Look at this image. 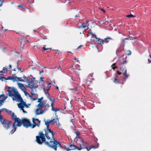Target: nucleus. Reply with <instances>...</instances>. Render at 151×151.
Returning a JSON list of instances; mask_svg holds the SVG:
<instances>
[{
  "instance_id": "14",
  "label": "nucleus",
  "mask_w": 151,
  "mask_h": 151,
  "mask_svg": "<svg viewBox=\"0 0 151 151\" xmlns=\"http://www.w3.org/2000/svg\"><path fill=\"white\" fill-rule=\"evenodd\" d=\"M112 39L111 37H108L106 38H105L104 39H99L98 40V43L101 44V46H102V45L104 43H107L109 42V40H112Z\"/></svg>"
},
{
  "instance_id": "28",
  "label": "nucleus",
  "mask_w": 151,
  "mask_h": 151,
  "mask_svg": "<svg viewBox=\"0 0 151 151\" xmlns=\"http://www.w3.org/2000/svg\"><path fill=\"white\" fill-rule=\"evenodd\" d=\"M87 24V23H83L82 24V27L83 28H85L86 27V25Z\"/></svg>"
},
{
  "instance_id": "49",
  "label": "nucleus",
  "mask_w": 151,
  "mask_h": 151,
  "mask_svg": "<svg viewBox=\"0 0 151 151\" xmlns=\"http://www.w3.org/2000/svg\"><path fill=\"white\" fill-rule=\"evenodd\" d=\"M1 97H3L4 99V97H5L4 96V94H1L0 95V98H1Z\"/></svg>"
},
{
  "instance_id": "41",
  "label": "nucleus",
  "mask_w": 151,
  "mask_h": 151,
  "mask_svg": "<svg viewBox=\"0 0 151 151\" xmlns=\"http://www.w3.org/2000/svg\"><path fill=\"white\" fill-rule=\"evenodd\" d=\"M32 120L33 124H35V125H37V124L35 122V120H34L33 119H32Z\"/></svg>"
},
{
  "instance_id": "26",
  "label": "nucleus",
  "mask_w": 151,
  "mask_h": 151,
  "mask_svg": "<svg viewBox=\"0 0 151 151\" xmlns=\"http://www.w3.org/2000/svg\"><path fill=\"white\" fill-rule=\"evenodd\" d=\"M31 95H32V96H33L34 97V98H35L37 99L38 97V95L37 94L33 93L32 92H31Z\"/></svg>"
},
{
  "instance_id": "61",
  "label": "nucleus",
  "mask_w": 151,
  "mask_h": 151,
  "mask_svg": "<svg viewBox=\"0 0 151 151\" xmlns=\"http://www.w3.org/2000/svg\"><path fill=\"white\" fill-rule=\"evenodd\" d=\"M40 124H37V125H36V126H38V127H40Z\"/></svg>"
},
{
  "instance_id": "19",
  "label": "nucleus",
  "mask_w": 151,
  "mask_h": 151,
  "mask_svg": "<svg viewBox=\"0 0 151 151\" xmlns=\"http://www.w3.org/2000/svg\"><path fill=\"white\" fill-rule=\"evenodd\" d=\"M24 81H26L29 84H31V83H34V80H33L32 79H29L27 78L26 77H24Z\"/></svg>"
},
{
  "instance_id": "54",
  "label": "nucleus",
  "mask_w": 151,
  "mask_h": 151,
  "mask_svg": "<svg viewBox=\"0 0 151 151\" xmlns=\"http://www.w3.org/2000/svg\"><path fill=\"white\" fill-rule=\"evenodd\" d=\"M122 43H124V44L125 40L124 39H122Z\"/></svg>"
},
{
  "instance_id": "6",
  "label": "nucleus",
  "mask_w": 151,
  "mask_h": 151,
  "mask_svg": "<svg viewBox=\"0 0 151 151\" xmlns=\"http://www.w3.org/2000/svg\"><path fill=\"white\" fill-rule=\"evenodd\" d=\"M12 118L13 120H14V122L13 124L12 125V129L10 132V134H12L16 131V128L15 127L16 123H17V124H18V122L19 121L20 119L19 118H17V116L14 112L12 113Z\"/></svg>"
},
{
  "instance_id": "52",
  "label": "nucleus",
  "mask_w": 151,
  "mask_h": 151,
  "mask_svg": "<svg viewBox=\"0 0 151 151\" xmlns=\"http://www.w3.org/2000/svg\"><path fill=\"white\" fill-rule=\"evenodd\" d=\"M76 67V69H77L79 70H80V69L78 68L79 67Z\"/></svg>"
},
{
  "instance_id": "33",
  "label": "nucleus",
  "mask_w": 151,
  "mask_h": 151,
  "mask_svg": "<svg viewBox=\"0 0 151 151\" xmlns=\"http://www.w3.org/2000/svg\"><path fill=\"white\" fill-rule=\"evenodd\" d=\"M128 52V53H127V55H131V52L130 50H128L127 51Z\"/></svg>"
},
{
  "instance_id": "22",
  "label": "nucleus",
  "mask_w": 151,
  "mask_h": 151,
  "mask_svg": "<svg viewBox=\"0 0 151 151\" xmlns=\"http://www.w3.org/2000/svg\"><path fill=\"white\" fill-rule=\"evenodd\" d=\"M93 80L94 78H88L86 81V82L88 85L90 86V84L91 83L92 81Z\"/></svg>"
},
{
  "instance_id": "40",
  "label": "nucleus",
  "mask_w": 151,
  "mask_h": 151,
  "mask_svg": "<svg viewBox=\"0 0 151 151\" xmlns=\"http://www.w3.org/2000/svg\"><path fill=\"white\" fill-rule=\"evenodd\" d=\"M28 1L30 4L33 3L34 2L33 0H28Z\"/></svg>"
},
{
  "instance_id": "64",
  "label": "nucleus",
  "mask_w": 151,
  "mask_h": 151,
  "mask_svg": "<svg viewBox=\"0 0 151 151\" xmlns=\"http://www.w3.org/2000/svg\"><path fill=\"white\" fill-rule=\"evenodd\" d=\"M56 89L57 90H58V86H56Z\"/></svg>"
},
{
  "instance_id": "30",
  "label": "nucleus",
  "mask_w": 151,
  "mask_h": 151,
  "mask_svg": "<svg viewBox=\"0 0 151 151\" xmlns=\"http://www.w3.org/2000/svg\"><path fill=\"white\" fill-rule=\"evenodd\" d=\"M6 111L9 114H11L12 112L11 110H9L7 109V111Z\"/></svg>"
},
{
  "instance_id": "3",
  "label": "nucleus",
  "mask_w": 151,
  "mask_h": 151,
  "mask_svg": "<svg viewBox=\"0 0 151 151\" xmlns=\"http://www.w3.org/2000/svg\"><path fill=\"white\" fill-rule=\"evenodd\" d=\"M22 124L27 128L31 127L32 126V124L29 120L25 118H22L21 119H20L18 122V124H16V126L18 127H20Z\"/></svg>"
},
{
  "instance_id": "9",
  "label": "nucleus",
  "mask_w": 151,
  "mask_h": 151,
  "mask_svg": "<svg viewBox=\"0 0 151 151\" xmlns=\"http://www.w3.org/2000/svg\"><path fill=\"white\" fill-rule=\"evenodd\" d=\"M43 97L38 99V101H37V102L39 103L38 104L47 106V108H49L50 107V105L49 101H47L46 100H43Z\"/></svg>"
},
{
  "instance_id": "35",
  "label": "nucleus",
  "mask_w": 151,
  "mask_h": 151,
  "mask_svg": "<svg viewBox=\"0 0 151 151\" xmlns=\"http://www.w3.org/2000/svg\"><path fill=\"white\" fill-rule=\"evenodd\" d=\"M0 111H1V112H2L4 111H7V109H5V108H3V109H1Z\"/></svg>"
},
{
  "instance_id": "59",
  "label": "nucleus",
  "mask_w": 151,
  "mask_h": 151,
  "mask_svg": "<svg viewBox=\"0 0 151 151\" xmlns=\"http://www.w3.org/2000/svg\"><path fill=\"white\" fill-rule=\"evenodd\" d=\"M5 69H6V70L7 71V69L6 68H5V67H3V70H5Z\"/></svg>"
},
{
  "instance_id": "2",
  "label": "nucleus",
  "mask_w": 151,
  "mask_h": 151,
  "mask_svg": "<svg viewBox=\"0 0 151 151\" xmlns=\"http://www.w3.org/2000/svg\"><path fill=\"white\" fill-rule=\"evenodd\" d=\"M9 88L11 89V90H8L7 95L11 97L14 101L16 100L19 102V101H22V98L20 94L16 89L12 87H9Z\"/></svg>"
},
{
  "instance_id": "11",
  "label": "nucleus",
  "mask_w": 151,
  "mask_h": 151,
  "mask_svg": "<svg viewBox=\"0 0 151 151\" xmlns=\"http://www.w3.org/2000/svg\"><path fill=\"white\" fill-rule=\"evenodd\" d=\"M12 123L11 121H9L5 119H4L1 124L6 129H8L10 127V125L12 124Z\"/></svg>"
},
{
  "instance_id": "32",
  "label": "nucleus",
  "mask_w": 151,
  "mask_h": 151,
  "mask_svg": "<svg viewBox=\"0 0 151 151\" xmlns=\"http://www.w3.org/2000/svg\"><path fill=\"white\" fill-rule=\"evenodd\" d=\"M18 7H22V9H25V6H22V5H19L18 6Z\"/></svg>"
},
{
  "instance_id": "5",
  "label": "nucleus",
  "mask_w": 151,
  "mask_h": 151,
  "mask_svg": "<svg viewBox=\"0 0 151 151\" xmlns=\"http://www.w3.org/2000/svg\"><path fill=\"white\" fill-rule=\"evenodd\" d=\"M45 134H43L42 132L40 131L39 132L38 135L36 136V141L39 145H42L44 142L45 144L46 141Z\"/></svg>"
},
{
  "instance_id": "39",
  "label": "nucleus",
  "mask_w": 151,
  "mask_h": 151,
  "mask_svg": "<svg viewBox=\"0 0 151 151\" xmlns=\"http://www.w3.org/2000/svg\"><path fill=\"white\" fill-rule=\"evenodd\" d=\"M24 93H25V94L26 96H27V95H29V93L28 92H27V91H23Z\"/></svg>"
},
{
  "instance_id": "56",
  "label": "nucleus",
  "mask_w": 151,
  "mask_h": 151,
  "mask_svg": "<svg viewBox=\"0 0 151 151\" xmlns=\"http://www.w3.org/2000/svg\"><path fill=\"white\" fill-rule=\"evenodd\" d=\"M51 49H50L49 50H47V52H50L51 51Z\"/></svg>"
},
{
  "instance_id": "46",
  "label": "nucleus",
  "mask_w": 151,
  "mask_h": 151,
  "mask_svg": "<svg viewBox=\"0 0 151 151\" xmlns=\"http://www.w3.org/2000/svg\"><path fill=\"white\" fill-rule=\"evenodd\" d=\"M19 102H20L21 103H20L21 104H23L25 102L23 100V99H22V101H19Z\"/></svg>"
},
{
  "instance_id": "62",
  "label": "nucleus",
  "mask_w": 151,
  "mask_h": 151,
  "mask_svg": "<svg viewBox=\"0 0 151 151\" xmlns=\"http://www.w3.org/2000/svg\"><path fill=\"white\" fill-rule=\"evenodd\" d=\"M78 137V138L79 137H78V133H76V138H77Z\"/></svg>"
},
{
  "instance_id": "17",
  "label": "nucleus",
  "mask_w": 151,
  "mask_h": 151,
  "mask_svg": "<svg viewBox=\"0 0 151 151\" xmlns=\"http://www.w3.org/2000/svg\"><path fill=\"white\" fill-rule=\"evenodd\" d=\"M32 85H31V84H28V85H26V87L27 88H30L32 90L33 89L37 88L38 87V85H36L34 83H32Z\"/></svg>"
},
{
  "instance_id": "58",
  "label": "nucleus",
  "mask_w": 151,
  "mask_h": 151,
  "mask_svg": "<svg viewBox=\"0 0 151 151\" xmlns=\"http://www.w3.org/2000/svg\"><path fill=\"white\" fill-rule=\"evenodd\" d=\"M58 122V127H59V126H60V124L59 123V122Z\"/></svg>"
},
{
  "instance_id": "24",
  "label": "nucleus",
  "mask_w": 151,
  "mask_h": 151,
  "mask_svg": "<svg viewBox=\"0 0 151 151\" xmlns=\"http://www.w3.org/2000/svg\"><path fill=\"white\" fill-rule=\"evenodd\" d=\"M7 96H6L4 97V99L0 100V106L2 105V103H3L4 101L7 99Z\"/></svg>"
},
{
  "instance_id": "37",
  "label": "nucleus",
  "mask_w": 151,
  "mask_h": 151,
  "mask_svg": "<svg viewBox=\"0 0 151 151\" xmlns=\"http://www.w3.org/2000/svg\"><path fill=\"white\" fill-rule=\"evenodd\" d=\"M93 73H92L89 74V76H88L89 78L90 77H92L93 76Z\"/></svg>"
},
{
  "instance_id": "8",
  "label": "nucleus",
  "mask_w": 151,
  "mask_h": 151,
  "mask_svg": "<svg viewBox=\"0 0 151 151\" xmlns=\"http://www.w3.org/2000/svg\"><path fill=\"white\" fill-rule=\"evenodd\" d=\"M117 74L118 75L122 74L124 77L123 78L124 81L127 79L128 77V75L127 74V70L125 67H121L120 68V71H117Z\"/></svg>"
},
{
  "instance_id": "23",
  "label": "nucleus",
  "mask_w": 151,
  "mask_h": 151,
  "mask_svg": "<svg viewBox=\"0 0 151 151\" xmlns=\"http://www.w3.org/2000/svg\"><path fill=\"white\" fill-rule=\"evenodd\" d=\"M46 46L45 45H43V47L42 48L43 50H42V52L45 51L46 50L51 49V48H46Z\"/></svg>"
},
{
  "instance_id": "38",
  "label": "nucleus",
  "mask_w": 151,
  "mask_h": 151,
  "mask_svg": "<svg viewBox=\"0 0 151 151\" xmlns=\"http://www.w3.org/2000/svg\"><path fill=\"white\" fill-rule=\"evenodd\" d=\"M127 63V60H125L123 61V62L121 64H126Z\"/></svg>"
},
{
  "instance_id": "44",
  "label": "nucleus",
  "mask_w": 151,
  "mask_h": 151,
  "mask_svg": "<svg viewBox=\"0 0 151 151\" xmlns=\"http://www.w3.org/2000/svg\"><path fill=\"white\" fill-rule=\"evenodd\" d=\"M42 38L44 40L47 39V37L46 36H42Z\"/></svg>"
},
{
  "instance_id": "48",
  "label": "nucleus",
  "mask_w": 151,
  "mask_h": 151,
  "mask_svg": "<svg viewBox=\"0 0 151 151\" xmlns=\"http://www.w3.org/2000/svg\"><path fill=\"white\" fill-rule=\"evenodd\" d=\"M37 99L35 98H32V101H34L35 100H36Z\"/></svg>"
},
{
  "instance_id": "10",
  "label": "nucleus",
  "mask_w": 151,
  "mask_h": 151,
  "mask_svg": "<svg viewBox=\"0 0 151 151\" xmlns=\"http://www.w3.org/2000/svg\"><path fill=\"white\" fill-rule=\"evenodd\" d=\"M124 43H121L119 47L117 49V50L116 51V53L117 56L121 57L124 55V54L120 55V53H122L123 51H124Z\"/></svg>"
},
{
  "instance_id": "45",
  "label": "nucleus",
  "mask_w": 151,
  "mask_h": 151,
  "mask_svg": "<svg viewBox=\"0 0 151 151\" xmlns=\"http://www.w3.org/2000/svg\"><path fill=\"white\" fill-rule=\"evenodd\" d=\"M36 126V125H35V124H33L32 125V126L31 127H32V128H34Z\"/></svg>"
},
{
  "instance_id": "25",
  "label": "nucleus",
  "mask_w": 151,
  "mask_h": 151,
  "mask_svg": "<svg viewBox=\"0 0 151 151\" xmlns=\"http://www.w3.org/2000/svg\"><path fill=\"white\" fill-rule=\"evenodd\" d=\"M18 107L21 110L22 109L24 108V106H23L22 104L21 103H19L17 104Z\"/></svg>"
},
{
  "instance_id": "60",
  "label": "nucleus",
  "mask_w": 151,
  "mask_h": 151,
  "mask_svg": "<svg viewBox=\"0 0 151 151\" xmlns=\"http://www.w3.org/2000/svg\"><path fill=\"white\" fill-rule=\"evenodd\" d=\"M75 59L76 60V62H79V60L77 59H76V58H75Z\"/></svg>"
},
{
  "instance_id": "12",
  "label": "nucleus",
  "mask_w": 151,
  "mask_h": 151,
  "mask_svg": "<svg viewBox=\"0 0 151 151\" xmlns=\"http://www.w3.org/2000/svg\"><path fill=\"white\" fill-rule=\"evenodd\" d=\"M65 149L67 151H69L70 150H75L76 149L78 150H81V148L79 149V147H77L76 145H74L71 143L69 144L68 148H67L66 147H65Z\"/></svg>"
},
{
  "instance_id": "20",
  "label": "nucleus",
  "mask_w": 151,
  "mask_h": 151,
  "mask_svg": "<svg viewBox=\"0 0 151 151\" xmlns=\"http://www.w3.org/2000/svg\"><path fill=\"white\" fill-rule=\"evenodd\" d=\"M17 84L19 88L23 91H24V90H25V88L23 84L20 83H18Z\"/></svg>"
},
{
  "instance_id": "57",
  "label": "nucleus",
  "mask_w": 151,
  "mask_h": 151,
  "mask_svg": "<svg viewBox=\"0 0 151 151\" xmlns=\"http://www.w3.org/2000/svg\"><path fill=\"white\" fill-rule=\"evenodd\" d=\"M148 60L149 63H151V61L149 59H148Z\"/></svg>"
},
{
  "instance_id": "42",
  "label": "nucleus",
  "mask_w": 151,
  "mask_h": 151,
  "mask_svg": "<svg viewBox=\"0 0 151 151\" xmlns=\"http://www.w3.org/2000/svg\"><path fill=\"white\" fill-rule=\"evenodd\" d=\"M3 1L2 0H0V6H1L2 5V2Z\"/></svg>"
},
{
  "instance_id": "55",
  "label": "nucleus",
  "mask_w": 151,
  "mask_h": 151,
  "mask_svg": "<svg viewBox=\"0 0 151 151\" xmlns=\"http://www.w3.org/2000/svg\"><path fill=\"white\" fill-rule=\"evenodd\" d=\"M42 78V77H41L40 78V80L41 81H43V78Z\"/></svg>"
},
{
  "instance_id": "51",
  "label": "nucleus",
  "mask_w": 151,
  "mask_h": 151,
  "mask_svg": "<svg viewBox=\"0 0 151 151\" xmlns=\"http://www.w3.org/2000/svg\"><path fill=\"white\" fill-rule=\"evenodd\" d=\"M117 67H112V69L114 70L116 68H117Z\"/></svg>"
},
{
  "instance_id": "15",
  "label": "nucleus",
  "mask_w": 151,
  "mask_h": 151,
  "mask_svg": "<svg viewBox=\"0 0 151 151\" xmlns=\"http://www.w3.org/2000/svg\"><path fill=\"white\" fill-rule=\"evenodd\" d=\"M90 34L91 35V43L93 44H94L96 43L95 42V40H94V39H96V41L98 42V40L99 39H100V38H97L96 36V35L92 33V32H90Z\"/></svg>"
},
{
  "instance_id": "63",
  "label": "nucleus",
  "mask_w": 151,
  "mask_h": 151,
  "mask_svg": "<svg viewBox=\"0 0 151 151\" xmlns=\"http://www.w3.org/2000/svg\"><path fill=\"white\" fill-rule=\"evenodd\" d=\"M43 72H44L43 70H42V71H40V73H43Z\"/></svg>"
},
{
  "instance_id": "1",
  "label": "nucleus",
  "mask_w": 151,
  "mask_h": 151,
  "mask_svg": "<svg viewBox=\"0 0 151 151\" xmlns=\"http://www.w3.org/2000/svg\"><path fill=\"white\" fill-rule=\"evenodd\" d=\"M54 132L50 129H49V126H46V130L45 131V136L48 140L51 139V140L49 142H45V144L56 151L57 150L58 147L61 148H63V147L54 138Z\"/></svg>"
},
{
  "instance_id": "43",
  "label": "nucleus",
  "mask_w": 151,
  "mask_h": 151,
  "mask_svg": "<svg viewBox=\"0 0 151 151\" xmlns=\"http://www.w3.org/2000/svg\"><path fill=\"white\" fill-rule=\"evenodd\" d=\"M21 110H22V111L25 114V113H27V112L26 111L24 110V108H23Z\"/></svg>"
},
{
  "instance_id": "50",
  "label": "nucleus",
  "mask_w": 151,
  "mask_h": 151,
  "mask_svg": "<svg viewBox=\"0 0 151 151\" xmlns=\"http://www.w3.org/2000/svg\"><path fill=\"white\" fill-rule=\"evenodd\" d=\"M34 120H35V121H39V119H35L34 118H32Z\"/></svg>"
},
{
  "instance_id": "4",
  "label": "nucleus",
  "mask_w": 151,
  "mask_h": 151,
  "mask_svg": "<svg viewBox=\"0 0 151 151\" xmlns=\"http://www.w3.org/2000/svg\"><path fill=\"white\" fill-rule=\"evenodd\" d=\"M82 144H81L80 147H79V148H81V150L82 149H86L88 151H89L91 148H96L98 147L99 145V143L98 142H96V143L94 145H92L89 147H88V146L89 145L88 143L83 142L82 141Z\"/></svg>"
},
{
  "instance_id": "7",
  "label": "nucleus",
  "mask_w": 151,
  "mask_h": 151,
  "mask_svg": "<svg viewBox=\"0 0 151 151\" xmlns=\"http://www.w3.org/2000/svg\"><path fill=\"white\" fill-rule=\"evenodd\" d=\"M37 109H36L35 113L36 115H39L42 114L44 112L47 111L49 108H47V106L38 104L37 106Z\"/></svg>"
},
{
  "instance_id": "27",
  "label": "nucleus",
  "mask_w": 151,
  "mask_h": 151,
  "mask_svg": "<svg viewBox=\"0 0 151 151\" xmlns=\"http://www.w3.org/2000/svg\"><path fill=\"white\" fill-rule=\"evenodd\" d=\"M126 17H129V18H131L132 17H134L135 16H134L132 14H129V15H127L126 16Z\"/></svg>"
},
{
  "instance_id": "36",
  "label": "nucleus",
  "mask_w": 151,
  "mask_h": 151,
  "mask_svg": "<svg viewBox=\"0 0 151 151\" xmlns=\"http://www.w3.org/2000/svg\"><path fill=\"white\" fill-rule=\"evenodd\" d=\"M57 68V69L56 70H61V68H60V67H55V69Z\"/></svg>"
},
{
  "instance_id": "34",
  "label": "nucleus",
  "mask_w": 151,
  "mask_h": 151,
  "mask_svg": "<svg viewBox=\"0 0 151 151\" xmlns=\"http://www.w3.org/2000/svg\"><path fill=\"white\" fill-rule=\"evenodd\" d=\"M0 121L1 122V123L3 122V117L1 115H0Z\"/></svg>"
},
{
  "instance_id": "53",
  "label": "nucleus",
  "mask_w": 151,
  "mask_h": 151,
  "mask_svg": "<svg viewBox=\"0 0 151 151\" xmlns=\"http://www.w3.org/2000/svg\"><path fill=\"white\" fill-rule=\"evenodd\" d=\"M81 47H82V45H81L79 46H78L77 47V49H78L80 48Z\"/></svg>"
},
{
  "instance_id": "21",
  "label": "nucleus",
  "mask_w": 151,
  "mask_h": 151,
  "mask_svg": "<svg viewBox=\"0 0 151 151\" xmlns=\"http://www.w3.org/2000/svg\"><path fill=\"white\" fill-rule=\"evenodd\" d=\"M3 78H4L6 80H12L13 82H14L16 81V79L15 78V76L14 77L13 76H9L7 78H5L4 77H3Z\"/></svg>"
},
{
  "instance_id": "29",
  "label": "nucleus",
  "mask_w": 151,
  "mask_h": 151,
  "mask_svg": "<svg viewBox=\"0 0 151 151\" xmlns=\"http://www.w3.org/2000/svg\"><path fill=\"white\" fill-rule=\"evenodd\" d=\"M113 82L114 83H119V82L118 81V80H117V79L116 78H115L114 79V80L113 81Z\"/></svg>"
},
{
  "instance_id": "31",
  "label": "nucleus",
  "mask_w": 151,
  "mask_h": 151,
  "mask_svg": "<svg viewBox=\"0 0 151 151\" xmlns=\"http://www.w3.org/2000/svg\"><path fill=\"white\" fill-rule=\"evenodd\" d=\"M23 106H25L26 108H28V106L27 104L25 102L23 104H22Z\"/></svg>"
},
{
  "instance_id": "16",
  "label": "nucleus",
  "mask_w": 151,
  "mask_h": 151,
  "mask_svg": "<svg viewBox=\"0 0 151 151\" xmlns=\"http://www.w3.org/2000/svg\"><path fill=\"white\" fill-rule=\"evenodd\" d=\"M49 99L50 100V101L51 102V106L52 107V110L55 112H56L58 110V109H57L54 108L53 107L54 103L55 101V99L54 98L52 99L50 97L49 98Z\"/></svg>"
},
{
  "instance_id": "18",
  "label": "nucleus",
  "mask_w": 151,
  "mask_h": 151,
  "mask_svg": "<svg viewBox=\"0 0 151 151\" xmlns=\"http://www.w3.org/2000/svg\"><path fill=\"white\" fill-rule=\"evenodd\" d=\"M24 77H25V76H24L23 77H18L17 76H15V78L16 80V81L24 82Z\"/></svg>"
},
{
  "instance_id": "47",
  "label": "nucleus",
  "mask_w": 151,
  "mask_h": 151,
  "mask_svg": "<svg viewBox=\"0 0 151 151\" xmlns=\"http://www.w3.org/2000/svg\"><path fill=\"white\" fill-rule=\"evenodd\" d=\"M29 97L30 98V99H32V95H30V94H29Z\"/></svg>"
},
{
  "instance_id": "13",
  "label": "nucleus",
  "mask_w": 151,
  "mask_h": 151,
  "mask_svg": "<svg viewBox=\"0 0 151 151\" xmlns=\"http://www.w3.org/2000/svg\"><path fill=\"white\" fill-rule=\"evenodd\" d=\"M56 118L55 119H51V120L47 119L46 121L45 122V124L46 126H49V124L51 123V122L53 124H54L55 123H57L58 122V116L56 115Z\"/></svg>"
}]
</instances>
